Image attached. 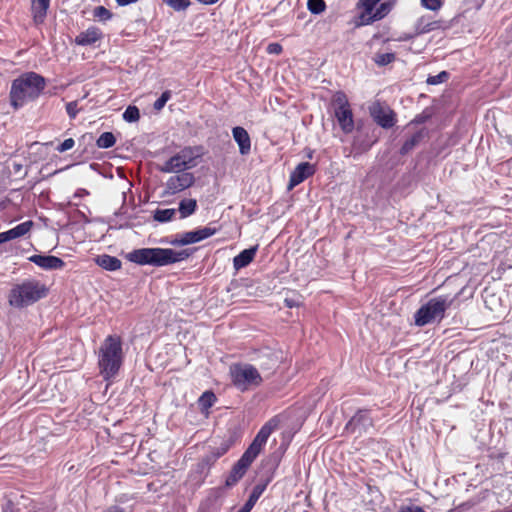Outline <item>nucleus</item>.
<instances>
[{
  "label": "nucleus",
  "instance_id": "obj_54",
  "mask_svg": "<svg viewBox=\"0 0 512 512\" xmlns=\"http://www.w3.org/2000/svg\"><path fill=\"white\" fill-rule=\"evenodd\" d=\"M83 193H87L85 189H82V192H80V195H83Z\"/></svg>",
  "mask_w": 512,
  "mask_h": 512
},
{
  "label": "nucleus",
  "instance_id": "obj_6",
  "mask_svg": "<svg viewBox=\"0 0 512 512\" xmlns=\"http://www.w3.org/2000/svg\"><path fill=\"white\" fill-rule=\"evenodd\" d=\"M280 420L277 416L268 420L259 430L256 437L238 460L247 468L253 463L256 457L260 454L262 448L266 444L270 435L278 428Z\"/></svg>",
  "mask_w": 512,
  "mask_h": 512
},
{
  "label": "nucleus",
  "instance_id": "obj_12",
  "mask_svg": "<svg viewBox=\"0 0 512 512\" xmlns=\"http://www.w3.org/2000/svg\"><path fill=\"white\" fill-rule=\"evenodd\" d=\"M195 182V177L190 172H178V174L169 177L165 184V193L175 195L191 187Z\"/></svg>",
  "mask_w": 512,
  "mask_h": 512
},
{
  "label": "nucleus",
  "instance_id": "obj_11",
  "mask_svg": "<svg viewBox=\"0 0 512 512\" xmlns=\"http://www.w3.org/2000/svg\"><path fill=\"white\" fill-rule=\"evenodd\" d=\"M369 110L373 120L382 128L389 129L395 125L396 114L390 107L376 102L372 104Z\"/></svg>",
  "mask_w": 512,
  "mask_h": 512
},
{
  "label": "nucleus",
  "instance_id": "obj_36",
  "mask_svg": "<svg viewBox=\"0 0 512 512\" xmlns=\"http://www.w3.org/2000/svg\"><path fill=\"white\" fill-rule=\"evenodd\" d=\"M334 110H341L349 108L350 104L346 95L343 92H337L333 98Z\"/></svg>",
  "mask_w": 512,
  "mask_h": 512
},
{
  "label": "nucleus",
  "instance_id": "obj_43",
  "mask_svg": "<svg viewBox=\"0 0 512 512\" xmlns=\"http://www.w3.org/2000/svg\"><path fill=\"white\" fill-rule=\"evenodd\" d=\"M66 112L70 119H75L79 109H78V102L77 101H71L66 104Z\"/></svg>",
  "mask_w": 512,
  "mask_h": 512
},
{
  "label": "nucleus",
  "instance_id": "obj_25",
  "mask_svg": "<svg viewBox=\"0 0 512 512\" xmlns=\"http://www.w3.org/2000/svg\"><path fill=\"white\" fill-rule=\"evenodd\" d=\"M440 24L438 21H431L428 17H420L415 24V33L417 35L425 34L435 29H438Z\"/></svg>",
  "mask_w": 512,
  "mask_h": 512
},
{
  "label": "nucleus",
  "instance_id": "obj_22",
  "mask_svg": "<svg viewBox=\"0 0 512 512\" xmlns=\"http://www.w3.org/2000/svg\"><path fill=\"white\" fill-rule=\"evenodd\" d=\"M391 7V4L388 2L381 3L367 18H363L362 25H369L375 21L381 20L390 12Z\"/></svg>",
  "mask_w": 512,
  "mask_h": 512
},
{
  "label": "nucleus",
  "instance_id": "obj_20",
  "mask_svg": "<svg viewBox=\"0 0 512 512\" xmlns=\"http://www.w3.org/2000/svg\"><path fill=\"white\" fill-rule=\"evenodd\" d=\"M258 246H253L251 248L245 249L241 251L237 256L233 259V266L236 270H240L246 266H248L254 259Z\"/></svg>",
  "mask_w": 512,
  "mask_h": 512
},
{
  "label": "nucleus",
  "instance_id": "obj_23",
  "mask_svg": "<svg viewBox=\"0 0 512 512\" xmlns=\"http://www.w3.org/2000/svg\"><path fill=\"white\" fill-rule=\"evenodd\" d=\"M198 208L197 200L193 198H184L179 202L178 212L180 219H185L193 215Z\"/></svg>",
  "mask_w": 512,
  "mask_h": 512
},
{
  "label": "nucleus",
  "instance_id": "obj_32",
  "mask_svg": "<svg viewBox=\"0 0 512 512\" xmlns=\"http://www.w3.org/2000/svg\"><path fill=\"white\" fill-rule=\"evenodd\" d=\"M217 398L212 391H205L199 398L198 403L201 409L208 410L216 402Z\"/></svg>",
  "mask_w": 512,
  "mask_h": 512
},
{
  "label": "nucleus",
  "instance_id": "obj_47",
  "mask_svg": "<svg viewBox=\"0 0 512 512\" xmlns=\"http://www.w3.org/2000/svg\"><path fill=\"white\" fill-rule=\"evenodd\" d=\"M267 51L271 54H280L282 52V46L278 43H271L268 45Z\"/></svg>",
  "mask_w": 512,
  "mask_h": 512
},
{
  "label": "nucleus",
  "instance_id": "obj_44",
  "mask_svg": "<svg viewBox=\"0 0 512 512\" xmlns=\"http://www.w3.org/2000/svg\"><path fill=\"white\" fill-rule=\"evenodd\" d=\"M75 141L72 138L65 139L61 144L58 145L56 150L60 153H63L67 150H70L74 147Z\"/></svg>",
  "mask_w": 512,
  "mask_h": 512
},
{
  "label": "nucleus",
  "instance_id": "obj_18",
  "mask_svg": "<svg viewBox=\"0 0 512 512\" xmlns=\"http://www.w3.org/2000/svg\"><path fill=\"white\" fill-rule=\"evenodd\" d=\"M102 38V32L97 27H89L79 33L75 38V43L79 46H88L94 44Z\"/></svg>",
  "mask_w": 512,
  "mask_h": 512
},
{
  "label": "nucleus",
  "instance_id": "obj_10",
  "mask_svg": "<svg viewBox=\"0 0 512 512\" xmlns=\"http://www.w3.org/2000/svg\"><path fill=\"white\" fill-rule=\"evenodd\" d=\"M218 230L219 229L217 227H212L209 225L197 230L188 231L171 241V244L179 246L194 244L215 235Z\"/></svg>",
  "mask_w": 512,
  "mask_h": 512
},
{
  "label": "nucleus",
  "instance_id": "obj_37",
  "mask_svg": "<svg viewBox=\"0 0 512 512\" xmlns=\"http://www.w3.org/2000/svg\"><path fill=\"white\" fill-rule=\"evenodd\" d=\"M140 118L139 109L136 106H128L123 113V119L126 122L132 123L138 121Z\"/></svg>",
  "mask_w": 512,
  "mask_h": 512
},
{
  "label": "nucleus",
  "instance_id": "obj_19",
  "mask_svg": "<svg viewBox=\"0 0 512 512\" xmlns=\"http://www.w3.org/2000/svg\"><path fill=\"white\" fill-rule=\"evenodd\" d=\"M50 0H32L31 12L36 24H42L46 18Z\"/></svg>",
  "mask_w": 512,
  "mask_h": 512
},
{
  "label": "nucleus",
  "instance_id": "obj_26",
  "mask_svg": "<svg viewBox=\"0 0 512 512\" xmlns=\"http://www.w3.org/2000/svg\"><path fill=\"white\" fill-rule=\"evenodd\" d=\"M258 361L261 369L271 370L277 366L279 359L274 353L267 350L259 355Z\"/></svg>",
  "mask_w": 512,
  "mask_h": 512
},
{
  "label": "nucleus",
  "instance_id": "obj_14",
  "mask_svg": "<svg viewBox=\"0 0 512 512\" xmlns=\"http://www.w3.org/2000/svg\"><path fill=\"white\" fill-rule=\"evenodd\" d=\"M28 260L45 270L62 269L65 265L61 258L52 255L35 254L30 256Z\"/></svg>",
  "mask_w": 512,
  "mask_h": 512
},
{
  "label": "nucleus",
  "instance_id": "obj_30",
  "mask_svg": "<svg viewBox=\"0 0 512 512\" xmlns=\"http://www.w3.org/2000/svg\"><path fill=\"white\" fill-rule=\"evenodd\" d=\"M116 142V138L112 132L102 133L96 141L98 148L107 149L112 147Z\"/></svg>",
  "mask_w": 512,
  "mask_h": 512
},
{
  "label": "nucleus",
  "instance_id": "obj_33",
  "mask_svg": "<svg viewBox=\"0 0 512 512\" xmlns=\"http://www.w3.org/2000/svg\"><path fill=\"white\" fill-rule=\"evenodd\" d=\"M166 5L171 7L174 11H185L190 5V0H162Z\"/></svg>",
  "mask_w": 512,
  "mask_h": 512
},
{
  "label": "nucleus",
  "instance_id": "obj_49",
  "mask_svg": "<svg viewBox=\"0 0 512 512\" xmlns=\"http://www.w3.org/2000/svg\"><path fill=\"white\" fill-rule=\"evenodd\" d=\"M138 0H116L117 4L119 6H126V5H129L131 3H135L137 2Z\"/></svg>",
  "mask_w": 512,
  "mask_h": 512
},
{
  "label": "nucleus",
  "instance_id": "obj_41",
  "mask_svg": "<svg viewBox=\"0 0 512 512\" xmlns=\"http://www.w3.org/2000/svg\"><path fill=\"white\" fill-rule=\"evenodd\" d=\"M171 98V91L166 90L164 91L161 96L154 102L153 107L155 110L160 111L163 109L165 104L168 102V100Z\"/></svg>",
  "mask_w": 512,
  "mask_h": 512
},
{
  "label": "nucleus",
  "instance_id": "obj_1",
  "mask_svg": "<svg viewBox=\"0 0 512 512\" xmlns=\"http://www.w3.org/2000/svg\"><path fill=\"white\" fill-rule=\"evenodd\" d=\"M46 87V79L36 72H25L14 79L9 92L10 105L14 110L36 100Z\"/></svg>",
  "mask_w": 512,
  "mask_h": 512
},
{
  "label": "nucleus",
  "instance_id": "obj_48",
  "mask_svg": "<svg viewBox=\"0 0 512 512\" xmlns=\"http://www.w3.org/2000/svg\"><path fill=\"white\" fill-rule=\"evenodd\" d=\"M429 116H424V115H417L412 123H416V124H422L424 123L427 119H428Z\"/></svg>",
  "mask_w": 512,
  "mask_h": 512
},
{
  "label": "nucleus",
  "instance_id": "obj_39",
  "mask_svg": "<svg viewBox=\"0 0 512 512\" xmlns=\"http://www.w3.org/2000/svg\"><path fill=\"white\" fill-rule=\"evenodd\" d=\"M449 79V73L447 71H441L439 74L429 76L426 80L429 85H438L446 82Z\"/></svg>",
  "mask_w": 512,
  "mask_h": 512
},
{
  "label": "nucleus",
  "instance_id": "obj_2",
  "mask_svg": "<svg viewBox=\"0 0 512 512\" xmlns=\"http://www.w3.org/2000/svg\"><path fill=\"white\" fill-rule=\"evenodd\" d=\"M123 361L121 338L117 335L107 336L98 351L99 374L105 381L114 379L119 373Z\"/></svg>",
  "mask_w": 512,
  "mask_h": 512
},
{
  "label": "nucleus",
  "instance_id": "obj_34",
  "mask_svg": "<svg viewBox=\"0 0 512 512\" xmlns=\"http://www.w3.org/2000/svg\"><path fill=\"white\" fill-rule=\"evenodd\" d=\"M396 59L395 53H377L374 56V62L378 66H386Z\"/></svg>",
  "mask_w": 512,
  "mask_h": 512
},
{
  "label": "nucleus",
  "instance_id": "obj_13",
  "mask_svg": "<svg viewBox=\"0 0 512 512\" xmlns=\"http://www.w3.org/2000/svg\"><path fill=\"white\" fill-rule=\"evenodd\" d=\"M315 173L314 165L309 162H302L296 166V168L291 172L288 189L291 190L295 186L299 185L303 181H305L308 177L312 176Z\"/></svg>",
  "mask_w": 512,
  "mask_h": 512
},
{
  "label": "nucleus",
  "instance_id": "obj_8",
  "mask_svg": "<svg viewBox=\"0 0 512 512\" xmlns=\"http://www.w3.org/2000/svg\"><path fill=\"white\" fill-rule=\"evenodd\" d=\"M194 165L191 148H185L165 161L160 167V171L163 173L185 172L186 169L192 168Z\"/></svg>",
  "mask_w": 512,
  "mask_h": 512
},
{
  "label": "nucleus",
  "instance_id": "obj_45",
  "mask_svg": "<svg viewBox=\"0 0 512 512\" xmlns=\"http://www.w3.org/2000/svg\"><path fill=\"white\" fill-rule=\"evenodd\" d=\"M398 512H426L422 507L417 505L402 506Z\"/></svg>",
  "mask_w": 512,
  "mask_h": 512
},
{
  "label": "nucleus",
  "instance_id": "obj_35",
  "mask_svg": "<svg viewBox=\"0 0 512 512\" xmlns=\"http://www.w3.org/2000/svg\"><path fill=\"white\" fill-rule=\"evenodd\" d=\"M307 8L312 14H321L326 9V3L324 0H308Z\"/></svg>",
  "mask_w": 512,
  "mask_h": 512
},
{
  "label": "nucleus",
  "instance_id": "obj_7",
  "mask_svg": "<svg viewBox=\"0 0 512 512\" xmlns=\"http://www.w3.org/2000/svg\"><path fill=\"white\" fill-rule=\"evenodd\" d=\"M232 383L241 391H246L253 386H259L262 377L258 370L251 364L239 363L230 367Z\"/></svg>",
  "mask_w": 512,
  "mask_h": 512
},
{
  "label": "nucleus",
  "instance_id": "obj_55",
  "mask_svg": "<svg viewBox=\"0 0 512 512\" xmlns=\"http://www.w3.org/2000/svg\"><path fill=\"white\" fill-rule=\"evenodd\" d=\"M83 193H87L85 189H82V192H80V195H83Z\"/></svg>",
  "mask_w": 512,
  "mask_h": 512
},
{
  "label": "nucleus",
  "instance_id": "obj_46",
  "mask_svg": "<svg viewBox=\"0 0 512 512\" xmlns=\"http://www.w3.org/2000/svg\"><path fill=\"white\" fill-rule=\"evenodd\" d=\"M227 452V447L217 449V452H213L212 455L207 456V461H215Z\"/></svg>",
  "mask_w": 512,
  "mask_h": 512
},
{
  "label": "nucleus",
  "instance_id": "obj_38",
  "mask_svg": "<svg viewBox=\"0 0 512 512\" xmlns=\"http://www.w3.org/2000/svg\"><path fill=\"white\" fill-rule=\"evenodd\" d=\"M376 141H377V139H374L371 142L364 143V142H359L358 139H354L353 144H352L353 151L355 152L354 157L368 151Z\"/></svg>",
  "mask_w": 512,
  "mask_h": 512
},
{
  "label": "nucleus",
  "instance_id": "obj_3",
  "mask_svg": "<svg viewBox=\"0 0 512 512\" xmlns=\"http://www.w3.org/2000/svg\"><path fill=\"white\" fill-rule=\"evenodd\" d=\"M190 255L187 249L175 251L170 248H140L129 252L126 258L138 265L161 267L186 260Z\"/></svg>",
  "mask_w": 512,
  "mask_h": 512
},
{
  "label": "nucleus",
  "instance_id": "obj_31",
  "mask_svg": "<svg viewBox=\"0 0 512 512\" xmlns=\"http://www.w3.org/2000/svg\"><path fill=\"white\" fill-rule=\"evenodd\" d=\"M263 490H264V487L256 486L253 489L248 501L244 504V506L238 512H250L252 507L254 506L255 502L258 500V498L262 494Z\"/></svg>",
  "mask_w": 512,
  "mask_h": 512
},
{
  "label": "nucleus",
  "instance_id": "obj_51",
  "mask_svg": "<svg viewBox=\"0 0 512 512\" xmlns=\"http://www.w3.org/2000/svg\"><path fill=\"white\" fill-rule=\"evenodd\" d=\"M197 1L202 3V4H205V5H211V4H215L219 0H197Z\"/></svg>",
  "mask_w": 512,
  "mask_h": 512
},
{
  "label": "nucleus",
  "instance_id": "obj_42",
  "mask_svg": "<svg viewBox=\"0 0 512 512\" xmlns=\"http://www.w3.org/2000/svg\"><path fill=\"white\" fill-rule=\"evenodd\" d=\"M422 6L431 11H437L441 8V0H421Z\"/></svg>",
  "mask_w": 512,
  "mask_h": 512
},
{
  "label": "nucleus",
  "instance_id": "obj_52",
  "mask_svg": "<svg viewBox=\"0 0 512 512\" xmlns=\"http://www.w3.org/2000/svg\"><path fill=\"white\" fill-rule=\"evenodd\" d=\"M412 38H413V36H412V35H410V34H405V35H403V36L399 37V40H400V41H407V40H410V39H412Z\"/></svg>",
  "mask_w": 512,
  "mask_h": 512
},
{
  "label": "nucleus",
  "instance_id": "obj_27",
  "mask_svg": "<svg viewBox=\"0 0 512 512\" xmlns=\"http://www.w3.org/2000/svg\"><path fill=\"white\" fill-rule=\"evenodd\" d=\"M423 137H424V133L422 130L414 133L410 138H408L403 143L402 147L400 148V154L401 155L408 154L411 150L414 149V147L417 144H419V142L422 140Z\"/></svg>",
  "mask_w": 512,
  "mask_h": 512
},
{
  "label": "nucleus",
  "instance_id": "obj_53",
  "mask_svg": "<svg viewBox=\"0 0 512 512\" xmlns=\"http://www.w3.org/2000/svg\"><path fill=\"white\" fill-rule=\"evenodd\" d=\"M285 303L288 307H294L296 305V303L294 302V300H290V299H286L285 300Z\"/></svg>",
  "mask_w": 512,
  "mask_h": 512
},
{
  "label": "nucleus",
  "instance_id": "obj_9",
  "mask_svg": "<svg viewBox=\"0 0 512 512\" xmlns=\"http://www.w3.org/2000/svg\"><path fill=\"white\" fill-rule=\"evenodd\" d=\"M373 427V419L370 411L366 409L358 410L355 415L347 422L345 430L351 434L361 436Z\"/></svg>",
  "mask_w": 512,
  "mask_h": 512
},
{
  "label": "nucleus",
  "instance_id": "obj_50",
  "mask_svg": "<svg viewBox=\"0 0 512 512\" xmlns=\"http://www.w3.org/2000/svg\"><path fill=\"white\" fill-rule=\"evenodd\" d=\"M2 512H14L12 504L7 503L5 506H3Z\"/></svg>",
  "mask_w": 512,
  "mask_h": 512
},
{
  "label": "nucleus",
  "instance_id": "obj_15",
  "mask_svg": "<svg viewBox=\"0 0 512 512\" xmlns=\"http://www.w3.org/2000/svg\"><path fill=\"white\" fill-rule=\"evenodd\" d=\"M33 226L34 222L32 220H28L18 224L12 229L1 232L0 235L3 243L25 236L30 232Z\"/></svg>",
  "mask_w": 512,
  "mask_h": 512
},
{
  "label": "nucleus",
  "instance_id": "obj_17",
  "mask_svg": "<svg viewBox=\"0 0 512 512\" xmlns=\"http://www.w3.org/2000/svg\"><path fill=\"white\" fill-rule=\"evenodd\" d=\"M233 138L239 146L241 155H247L251 150V139L248 132L240 126L234 127L232 130Z\"/></svg>",
  "mask_w": 512,
  "mask_h": 512
},
{
  "label": "nucleus",
  "instance_id": "obj_24",
  "mask_svg": "<svg viewBox=\"0 0 512 512\" xmlns=\"http://www.w3.org/2000/svg\"><path fill=\"white\" fill-rule=\"evenodd\" d=\"M247 467L238 461L232 467L230 474L226 478L225 485L226 487H233L236 485L240 479L245 475L247 471Z\"/></svg>",
  "mask_w": 512,
  "mask_h": 512
},
{
  "label": "nucleus",
  "instance_id": "obj_29",
  "mask_svg": "<svg viewBox=\"0 0 512 512\" xmlns=\"http://www.w3.org/2000/svg\"><path fill=\"white\" fill-rule=\"evenodd\" d=\"M381 0H359L357 3V8L363 9V12L360 15V22L363 23V18H367L369 14H371L375 6Z\"/></svg>",
  "mask_w": 512,
  "mask_h": 512
},
{
  "label": "nucleus",
  "instance_id": "obj_16",
  "mask_svg": "<svg viewBox=\"0 0 512 512\" xmlns=\"http://www.w3.org/2000/svg\"><path fill=\"white\" fill-rule=\"evenodd\" d=\"M334 115L341 130L345 134H349L354 130L353 113L350 107L341 110H334Z\"/></svg>",
  "mask_w": 512,
  "mask_h": 512
},
{
  "label": "nucleus",
  "instance_id": "obj_40",
  "mask_svg": "<svg viewBox=\"0 0 512 512\" xmlns=\"http://www.w3.org/2000/svg\"><path fill=\"white\" fill-rule=\"evenodd\" d=\"M93 16L100 21H107L111 19L112 13L106 9L104 6H97L93 10Z\"/></svg>",
  "mask_w": 512,
  "mask_h": 512
},
{
  "label": "nucleus",
  "instance_id": "obj_5",
  "mask_svg": "<svg viewBox=\"0 0 512 512\" xmlns=\"http://www.w3.org/2000/svg\"><path fill=\"white\" fill-rule=\"evenodd\" d=\"M47 290L38 281L27 280L15 285L9 293V304L16 308L31 305L46 296Z\"/></svg>",
  "mask_w": 512,
  "mask_h": 512
},
{
  "label": "nucleus",
  "instance_id": "obj_21",
  "mask_svg": "<svg viewBox=\"0 0 512 512\" xmlns=\"http://www.w3.org/2000/svg\"><path fill=\"white\" fill-rule=\"evenodd\" d=\"M96 264L107 270V271H116L121 268L122 262L115 256H110L107 254L98 255L95 258Z\"/></svg>",
  "mask_w": 512,
  "mask_h": 512
},
{
  "label": "nucleus",
  "instance_id": "obj_4",
  "mask_svg": "<svg viewBox=\"0 0 512 512\" xmlns=\"http://www.w3.org/2000/svg\"><path fill=\"white\" fill-rule=\"evenodd\" d=\"M457 295L450 297L449 295H440L428 300L414 314V322L418 327L428 324L440 322L445 317V312L452 306Z\"/></svg>",
  "mask_w": 512,
  "mask_h": 512
},
{
  "label": "nucleus",
  "instance_id": "obj_28",
  "mask_svg": "<svg viewBox=\"0 0 512 512\" xmlns=\"http://www.w3.org/2000/svg\"><path fill=\"white\" fill-rule=\"evenodd\" d=\"M177 210L174 208L156 209L154 211L153 219L160 223L169 222L174 219Z\"/></svg>",
  "mask_w": 512,
  "mask_h": 512
}]
</instances>
